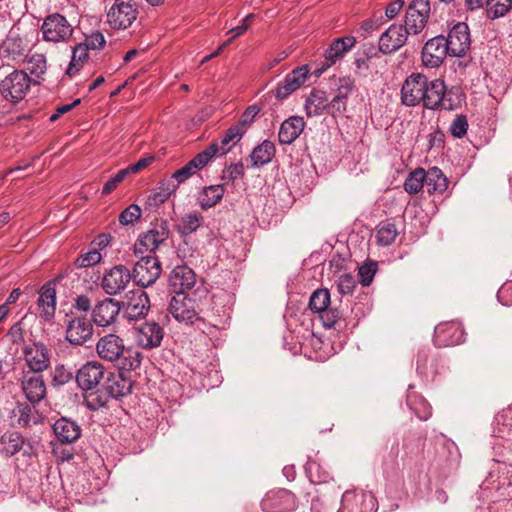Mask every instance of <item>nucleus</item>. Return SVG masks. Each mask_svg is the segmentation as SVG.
Returning <instances> with one entry per match:
<instances>
[{"instance_id":"nucleus-10","label":"nucleus","mask_w":512,"mask_h":512,"mask_svg":"<svg viewBox=\"0 0 512 512\" xmlns=\"http://www.w3.org/2000/svg\"><path fill=\"white\" fill-rule=\"evenodd\" d=\"M132 280L131 271L122 264H118L105 271L100 286L108 296L121 294Z\"/></svg>"},{"instance_id":"nucleus-18","label":"nucleus","mask_w":512,"mask_h":512,"mask_svg":"<svg viewBox=\"0 0 512 512\" xmlns=\"http://www.w3.org/2000/svg\"><path fill=\"white\" fill-rule=\"evenodd\" d=\"M426 76L421 73L409 75L401 88V102L407 107H414L422 103Z\"/></svg>"},{"instance_id":"nucleus-63","label":"nucleus","mask_w":512,"mask_h":512,"mask_svg":"<svg viewBox=\"0 0 512 512\" xmlns=\"http://www.w3.org/2000/svg\"><path fill=\"white\" fill-rule=\"evenodd\" d=\"M128 174L129 173L126 168L119 170L114 176L105 182L102 188V195L110 194Z\"/></svg>"},{"instance_id":"nucleus-59","label":"nucleus","mask_w":512,"mask_h":512,"mask_svg":"<svg viewBox=\"0 0 512 512\" xmlns=\"http://www.w3.org/2000/svg\"><path fill=\"white\" fill-rule=\"evenodd\" d=\"M427 150H433V149H442L444 147L445 143V134L444 132L439 128H434L427 136Z\"/></svg>"},{"instance_id":"nucleus-11","label":"nucleus","mask_w":512,"mask_h":512,"mask_svg":"<svg viewBox=\"0 0 512 512\" xmlns=\"http://www.w3.org/2000/svg\"><path fill=\"white\" fill-rule=\"evenodd\" d=\"M447 55L450 56L447 41L443 34H439L425 42L421 52V60L425 67L437 68L444 62Z\"/></svg>"},{"instance_id":"nucleus-41","label":"nucleus","mask_w":512,"mask_h":512,"mask_svg":"<svg viewBox=\"0 0 512 512\" xmlns=\"http://www.w3.org/2000/svg\"><path fill=\"white\" fill-rule=\"evenodd\" d=\"M47 70L46 57L43 54H33L26 62L25 70L29 73L32 83L40 84V80L43 79V75Z\"/></svg>"},{"instance_id":"nucleus-42","label":"nucleus","mask_w":512,"mask_h":512,"mask_svg":"<svg viewBox=\"0 0 512 512\" xmlns=\"http://www.w3.org/2000/svg\"><path fill=\"white\" fill-rule=\"evenodd\" d=\"M440 108L447 111H453L462 106L465 102L466 96L460 86H452L447 88L445 86L444 96L442 97Z\"/></svg>"},{"instance_id":"nucleus-57","label":"nucleus","mask_w":512,"mask_h":512,"mask_svg":"<svg viewBox=\"0 0 512 512\" xmlns=\"http://www.w3.org/2000/svg\"><path fill=\"white\" fill-rule=\"evenodd\" d=\"M92 309H93L92 301L88 295L80 294L74 298L73 303H72V310L77 315H86L87 316L89 311L92 312Z\"/></svg>"},{"instance_id":"nucleus-12","label":"nucleus","mask_w":512,"mask_h":512,"mask_svg":"<svg viewBox=\"0 0 512 512\" xmlns=\"http://www.w3.org/2000/svg\"><path fill=\"white\" fill-rule=\"evenodd\" d=\"M411 33L403 24H391L379 37L378 49L384 55H390L401 49Z\"/></svg>"},{"instance_id":"nucleus-32","label":"nucleus","mask_w":512,"mask_h":512,"mask_svg":"<svg viewBox=\"0 0 512 512\" xmlns=\"http://www.w3.org/2000/svg\"><path fill=\"white\" fill-rule=\"evenodd\" d=\"M425 92L422 104L428 110H437L441 106L445 92V83L442 79L429 80L426 76V83L424 87Z\"/></svg>"},{"instance_id":"nucleus-51","label":"nucleus","mask_w":512,"mask_h":512,"mask_svg":"<svg viewBox=\"0 0 512 512\" xmlns=\"http://www.w3.org/2000/svg\"><path fill=\"white\" fill-rule=\"evenodd\" d=\"M425 185V170L417 168L404 181V189L409 194H417Z\"/></svg>"},{"instance_id":"nucleus-48","label":"nucleus","mask_w":512,"mask_h":512,"mask_svg":"<svg viewBox=\"0 0 512 512\" xmlns=\"http://www.w3.org/2000/svg\"><path fill=\"white\" fill-rule=\"evenodd\" d=\"M305 473L312 484L328 483L330 474L315 460L309 459L305 465Z\"/></svg>"},{"instance_id":"nucleus-61","label":"nucleus","mask_w":512,"mask_h":512,"mask_svg":"<svg viewBox=\"0 0 512 512\" xmlns=\"http://www.w3.org/2000/svg\"><path fill=\"white\" fill-rule=\"evenodd\" d=\"M101 259H102L101 254L97 250H92L85 254L80 255L76 259L75 265L78 268L90 267V266H93V265L99 263L101 261Z\"/></svg>"},{"instance_id":"nucleus-22","label":"nucleus","mask_w":512,"mask_h":512,"mask_svg":"<svg viewBox=\"0 0 512 512\" xmlns=\"http://www.w3.org/2000/svg\"><path fill=\"white\" fill-rule=\"evenodd\" d=\"M261 504L268 512H291L296 508V499L290 491L278 489L269 491Z\"/></svg>"},{"instance_id":"nucleus-39","label":"nucleus","mask_w":512,"mask_h":512,"mask_svg":"<svg viewBox=\"0 0 512 512\" xmlns=\"http://www.w3.org/2000/svg\"><path fill=\"white\" fill-rule=\"evenodd\" d=\"M225 193V188L222 184L210 185L204 187L199 193L198 203L202 209H209L219 203Z\"/></svg>"},{"instance_id":"nucleus-28","label":"nucleus","mask_w":512,"mask_h":512,"mask_svg":"<svg viewBox=\"0 0 512 512\" xmlns=\"http://www.w3.org/2000/svg\"><path fill=\"white\" fill-rule=\"evenodd\" d=\"M97 353L100 358L114 362L121 358L125 353L123 339L115 334H108L99 339L96 344Z\"/></svg>"},{"instance_id":"nucleus-36","label":"nucleus","mask_w":512,"mask_h":512,"mask_svg":"<svg viewBox=\"0 0 512 512\" xmlns=\"http://www.w3.org/2000/svg\"><path fill=\"white\" fill-rule=\"evenodd\" d=\"M245 134V129L239 127V125H233L228 128L220 142H213L209 146H215V157L218 155H225L231 151V149L242 139Z\"/></svg>"},{"instance_id":"nucleus-40","label":"nucleus","mask_w":512,"mask_h":512,"mask_svg":"<svg viewBox=\"0 0 512 512\" xmlns=\"http://www.w3.org/2000/svg\"><path fill=\"white\" fill-rule=\"evenodd\" d=\"M275 152V145L269 140H264L253 149L250 155L252 165L260 167L268 164L274 157Z\"/></svg>"},{"instance_id":"nucleus-23","label":"nucleus","mask_w":512,"mask_h":512,"mask_svg":"<svg viewBox=\"0 0 512 512\" xmlns=\"http://www.w3.org/2000/svg\"><path fill=\"white\" fill-rule=\"evenodd\" d=\"M309 75L307 65L296 67L275 88L274 95L277 99L283 100L299 89L306 81Z\"/></svg>"},{"instance_id":"nucleus-46","label":"nucleus","mask_w":512,"mask_h":512,"mask_svg":"<svg viewBox=\"0 0 512 512\" xmlns=\"http://www.w3.org/2000/svg\"><path fill=\"white\" fill-rule=\"evenodd\" d=\"M202 216L198 212H191L181 217L176 225L177 232L182 236H187L197 231L201 224Z\"/></svg>"},{"instance_id":"nucleus-20","label":"nucleus","mask_w":512,"mask_h":512,"mask_svg":"<svg viewBox=\"0 0 512 512\" xmlns=\"http://www.w3.org/2000/svg\"><path fill=\"white\" fill-rule=\"evenodd\" d=\"M163 338V327L156 321H146L135 327L136 342L144 349L151 350L159 347Z\"/></svg>"},{"instance_id":"nucleus-56","label":"nucleus","mask_w":512,"mask_h":512,"mask_svg":"<svg viewBox=\"0 0 512 512\" xmlns=\"http://www.w3.org/2000/svg\"><path fill=\"white\" fill-rule=\"evenodd\" d=\"M377 263L374 261L363 264L359 267V281L363 286H369L376 274Z\"/></svg>"},{"instance_id":"nucleus-44","label":"nucleus","mask_w":512,"mask_h":512,"mask_svg":"<svg viewBox=\"0 0 512 512\" xmlns=\"http://www.w3.org/2000/svg\"><path fill=\"white\" fill-rule=\"evenodd\" d=\"M35 409L27 402H18L12 410V415L17 417V425L26 428L31 423H36Z\"/></svg>"},{"instance_id":"nucleus-54","label":"nucleus","mask_w":512,"mask_h":512,"mask_svg":"<svg viewBox=\"0 0 512 512\" xmlns=\"http://www.w3.org/2000/svg\"><path fill=\"white\" fill-rule=\"evenodd\" d=\"M176 188L177 185H172V187H160L158 191H153L147 197V205L149 207H157L163 204L167 201L172 192L176 190Z\"/></svg>"},{"instance_id":"nucleus-5","label":"nucleus","mask_w":512,"mask_h":512,"mask_svg":"<svg viewBox=\"0 0 512 512\" xmlns=\"http://www.w3.org/2000/svg\"><path fill=\"white\" fill-rule=\"evenodd\" d=\"M170 230L166 220L152 223V227L139 236L134 244L135 253H154L169 238Z\"/></svg>"},{"instance_id":"nucleus-2","label":"nucleus","mask_w":512,"mask_h":512,"mask_svg":"<svg viewBox=\"0 0 512 512\" xmlns=\"http://www.w3.org/2000/svg\"><path fill=\"white\" fill-rule=\"evenodd\" d=\"M93 324L86 315H77L71 310L66 314L65 340L74 346L85 345L93 337Z\"/></svg>"},{"instance_id":"nucleus-16","label":"nucleus","mask_w":512,"mask_h":512,"mask_svg":"<svg viewBox=\"0 0 512 512\" xmlns=\"http://www.w3.org/2000/svg\"><path fill=\"white\" fill-rule=\"evenodd\" d=\"M19 452L24 456H30L33 453L30 440L18 431L7 430L0 436V454L10 458Z\"/></svg>"},{"instance_id":"nucleus-3","label":"nucleus","mask_w":512,"mask_h":512,"mask_svg":"<svg viewBox=\"0 0 512 512\" xmlns=\"http://www.w3.org/2000/svg\"><path fill=\"white\" fill-rule=\"evenodd\" d=\"M330 292L326 288L316 289L309 298L311 311L320 314L325 328L341 327V312L337 308H330Z\"/></svg>"},{"instance_id":"nucleus-1","label":"nucleus","mask_w":512,"mask_h":512,"mask_svg":"<svg viewBox=\"0 0 512 512\" xmlns=\"http://www.w3.org/2000/svg\"><path fill=\"white\" fill-rule=\"evenodd\" d=\"M32 84L26 71L10 66L0 67V95L9 103L16 105L22 101Z\"/></svg>"},{"instance_id":"nucleus-33","label":"nucleus","mask_w":512,"mask_h":512,"mask_svg":"<svg viewBox=\"0 0 512 512\" xmlns=\"http://www.w3.org/2000/svg\"><path fill=\"white\" fill-rule=\"evenodd\" d=\"M105 390L115 399L129 395L132 391V381L122 371L110 373L105 383Z\"/></svg>"},{"instance_id":"nucleus-64","label":"nucleus","mask_w":512,"mask_h":512,"mask_svg":"<svg viewBox=\"0 0 512 512\" xmlns=\"http://www.w3.org/2000/svg\"><path fill=\"white\" fill-rule=\"evenodd\" d=\"M497 299L503 306L512 305V281L504 283L499 288Z\"/></svg>"},{"instance_id":"nucleus-27","label":"nucleus","mask_w":512,"mask_h":512,"mask_svg":"<svg viewBox=\"0 0 512 512\" xmlns=\"http://www.w3.org/2000/svg\"><path fill=\"white\" fill-rule=\"evenodd\" d=\"M21 387L26 399L32 405L40 403L46 396L45 381L39 373H25L21 379Z\"/></svg>"},{"instance_id":"nucleus-19","label":"nucleus","mask_w":512,"mask_h":512,"mask_svg":"<svg viewBox=\"0 0 512 512\" xmlns=\"http://www.w3.org/2000/svg\"><path fill=\"white\" fill-rule=\"evenodd\" d=\"M169 312L176 321L185 324H193L200 319L195 310V301L184 293L172 296L169 301Z\"/></svg>"},{"instance_id":"nucleus-13","label":"nucleus","mask_w":512,"mask_h":512,"mask_svg":"<svg viewBox=\"0 0 512 512\" xmlns=\"http://www.w3.org/2000/svg\"><path fill=\"white\" fill-rule=\"evenodd\" d=\"M447 47L451 57H463L471 46V36L468 25L465 22L454 24L447 36Z\"/></svg>"},{"instance_id":"nucleus-50","label":"nucleus","mask_w":512,"mask_h":512,"mask_svg":"<svg viewBox=\"0 0 512 512\" xmlns=\"http://www.w3.org/2000/svg\"><path fill=\"white\" fill-rule=\"evenodd\" d=\"M512 7V0H486V14L491 20L505 16Z\"/></svg>"},{"instance_id":"nucleus-8","label":"nucleus","mask_w":512,"mask_h":512,"mask_svg":"<svg viewBox=\"0 0 512 512\" xmlns=\"http://www.w3.org/2000/svg\"><path fill=\"white\" fill-rule=\"evenodd\" d=\"M73 27L68 20L59 13L48 15L41 26L43 39L47 42H65L73 34Z\"/></svg>"},{"instance_id":"nucleus-49","label":"nucleus","mask_w":512,"mask_h":512,"mask_svg":"<svg viewBox=\"0 0 512 512\" xmlns=\"http://www.w3.org/2000/svg\"><path fill=\"white\" fill-rule=\"evenodd\" d=\"M398 235L396 225L390 221H382L377 229V243L381 246L391 245Z\"/></svg>"},{"instance_id":"nucleus-25","label":"nucleus","mask_w":512,"mask_h":512,"mask_svg":"<svg viewBox=\"0 0 512 512\" xmlns=\"http://www.w3.org/2000/svg\"><path fill=\"white\" fill-rule=\"evenodd\" d=\"M195 283L196 274L186 264L174 267L168 277V287L174 294H186V291L191 290Z\"/></svg>"},{"instance_id":"nucleus-24","label":"nucleus","mask_w":512,"mask_h":512,"mask_svg":"<svg viewBox=\"0 0 512 512\" xmlns=\"http://www.w3.org/2000/svg\"><path fill=\"white\" fill-rule=\"evenodd\" d=\"M355 43L356 39L353 36H344L333 40L324 52V63L316 69L317 74L320 75L327 68L342 59L344 55L354 47Z\"/></svg>"},{"instance_id":"nucleus-38","label":"nucleus","mask_w":512,"mask_h":512,"mask_svg":"<svg viewBox=\"0 0 512 512\" xmlns=\"http://www.w3.org/2000/svg\"><path fill=\"white\" fill-rule=\"evenodd\" d=\"M449 185L448 178L438 167H431L425 171V185L429 194H443Z\"/></svg>"},{"instance_id":"nucleus-43","label":"nucleus","mask_w":512,"mask_h":512,"mask_svg":"<svg viewBox=\"0 0 512 512\" xmlns=\"http://www.w3.org/2000/svg\"><path fill=\"white\" fill-rule=\"evenodd\" d=\"M367 500L373 504L374 500L371 496L364 494L357 495L353 492L346 491L342 495L341 507L337 512H362L360 505L364 504Z\"/></svg>"},{"instance_id":"nucleus-55","label":"nucleus","mask_w":512,"mask_h":512,"mask_svg":"<svg viewBox=\"0 0 512 512\" xmlns=\"http://www.w3.org/2000/svg\"><path fill=\"white\" fill-rule=\"evenodd\" d=\"M141 217V208L137 204H131L119 215L121 225L127 226L134 224Z\"/></svg>"},{"instance_id":"nucleus-35","label":"nucleus","mask_w":512,"mask_h":512,"mask_svg":"<svg viewBox=\"0 0 512 512\" xmlns=\"http://www.w3.org/2000/svg\"><path fill=\"white\" fill-rule=\"evenodd\" d=\"M53 431L61 443H73L81 435L80 426L67 418L58 419L53 425Z\"/></svg>"},{"instance_id":"nucleus-9","label":"nucleus","mask_w":512,"mask_h":512,"mask_svg":"<svg viewBox=\"0 0 512 512\" xmlns=\"http://www.w3.org/2000/svg\"><path fill=\"white\" fill-rule=\"evenodd\" d=\"M138 14L134 0H115L107 13V22L113 29H126L136 20Z\"/></svg>"},{"instance_id":"nucleus-45","label":"nucleus","mask_w":512,"mask_h":512,"mask_svg":"<svg viewBox=\"0 0 512 512\" xmlns=\"http://www.w3.org/2000/svg\"><path fill=\"white\" fill-rule=\"evenodd\" d=\"M89 49L83 44L78 43L72 48V56L66 74L70 77L78 73L80 68L89 58Z\"/></svg>"},{"instance_id":"nucleus-62","label":"nucleus","mask_w":512,"mask_h":512,"mask_svg":"<svg viewBox=\"0 0 512 512\" xmlns=\"http://www.w3.org/2000/svg\"><path fill=\"white\" fill-rule=\"evenodd\" d=\"M356 285V280L352 275L342 274L338 279L337 289L341 295H349L353 293Z\"/></svg>"},{"instance_id":"nucleus-6","label":"nucleus","mask_w":512,"mask_h":512,"mask_svg":"<svg viewBox=\"0 0 512 512\" xmlns=\"http://www.w3.org/2000/svg\"><path fill=\"white\" fill-rule=\"evenodd\" d=\"M333 98L330 101V115H342L347 109L349 96L356 89L355 80L350 76L334 78L330 85Z\"/></svg>"},{"instance_id":"nucleus-4","label":"nucleus","mask_w":512,"mask_h":512,"mask_svg":"<svg viewBox=\"0 0 512 512\" xmlns=\"http://www.w3.org/2000/svg\"><path fill=\"white\" fill-rule=\"evenodd\" d=\"M162 272L161 263L155 256H142L131 272L133 282L142 288L153 285Z\"/></svg>"},{"instance_id":"nucleus-29","label":"nucleus","mask_w":512,"mask_h":512,"mask_svg":"<svg viewBox=\"0 0 512 512\" xmlns=\"http://www.w3.org/2000/svg\"><path fill=\"white\" fill-rule=\"evenodd\" d=\"M463 330L455 323H443L435 327L433 342L438 347L460 344L463 341Z\"/></svg>"},{"instance_id":"nucleus-58","label":"nucleus","mask_w":512,"mask_h":512,"mask_svg":"<svg viewBox=\"0 0 512 512\" xmlns=\"http://www.w3.org/2000/svg\"><path fill=\"white\" fill-rule=\"evenodd\" d=\"M73 378V372L63 364H58L54 368L53 384L62 386L67 384Z\"/></svg>"},{"instance_id":"nucleus-26","label":"nucleus","mask_w":512,"mask_h":512,"mask_svg":"<svg viewBox=\"0 0 512 512\" xmlns=\"http://www.w3.org/2000/svg\"><path fill=\"white\" fill-rule=\"evenodd\" d=\"M104 367L95 361L85 363L75 376L78 387L83 391L95 389L104 378Z\"/></svg>"},{"instance_id":"nucleus-17","label":"nucleus","mask_w":512,"mask_h":512,"mask_svg":"<svg viewBox=\"0 0 512 512\" xmlns=\"http://www.w3.org/2000/svg\"><path fill=\"white\" fill-rule=\"evenodd\" d=\"M61 278L62 276H57L54 279L45 282L39 290L37 306L40 310L39 316L45 322H51L55 317L57 304L56 285Z\"/></svg>"},{"instance_id":"nucleus-37","label":"nucleus","mask_w":512,"mask_h":512,"mask_svg":"<svg viewBox=\"0 0 512 512\" xmlns=\"http://www.w3.org/2000/svg\"><path fill=\"white\" fill-rule=\"evenodd\" d=\"M305 110L308 117L320 116L324 111L330 114V101L325 91L312 90L305 101Z\"/></svg>"},{"instance_id":"nucleus-47","label":"nucleus","mask_w":512,"mask_h":512,"mask_svg":"<svg viewBox=\"0 0 512 512\" xmlns=\"http://www.w3.org/2000/svg\"><path fill=\"white\" fill-rule=\"evenodd\" d=\"M407 405L411 411L420 419L427 420L432 414V408L430 404L421 396L408 395Z\"/></svg>"},{"instance_id":"nucleus-30","label":"nucleus","mask_w":512,"mask_h":512,"mask_svg":"<svg viewBox=\"0 0 512 512\" xmlns=\"http://www.w3.org/2000/svg\"><path fill=\"white\" fill-rule=\"evenodd\" d=\"M1 49L6 57L12 60L21 59L29 50L28 41L22 37L16 30L9 31L1 44Z\"/></svg>"},{"instance_id":"nucleus-53","label":"nucleus","mask_w":512,"mask_h":512,"mask_svg":"<svg viewBox=\"0 0 512 512\" xmlns=\"http://www.w3.org/2000/svg\"><path fill=\"white\" fill-rule=\"evenodd\" d=\"M468 128L469 123L467 116L464 114H458L452 120L449 126V132L453 137L461 139L467 134Z\"/></svg>"},{"instance_id":"nucleus-52","label":"nucleus","mask_w":512,"mask_h":512,"mask_svg":"<svg viewBox=\"0 0 512 512\" xmlns=\"http://www.w3.org/2000/svg\"><path fill=\"white\" fill-rule=\"evenodd\" d=\"M142 353L132 348H125V353L121 355V370L132 371L140 367Z\"/></svg>"},{"instance_id":"nucleus-14","label":"nucleus","mask_w":512,"mask_h":512,"mask_svg":"<svg viewBox=\"0 0 512 512\" xmlns=\"http://www.w3.org/2000/svg\"><path fill=\"white\" fill-rule=\"evenodd\" d=\"M120 311L121 302L110 296L93 306L91 319L98 327H109L117 321Z\"/></svg>"},{"instance_id":"nucleus-7","label":"nucleus","mask_w":512,"mask_h":512,"mask_svg":"<svg viewBox=\"0 0 512 512\" xmlns=\"http://www.w3.org/2000/svg\"><path fill=\"white\" fill-rule=\"evenodd\" d=\"M430 12L429 0H412L406 9L403 27L411 35L420 34L428 23Z\"/></svg>"},{"instance_id":"nucleus-31","label":"nucleus","mask_w":512,"mask_h":512,"mask_svg":"<svg viewBox=\"0 0 512 512\" xmlns=\"http://www.w3.org/2000/svg\"><path fill=\"white\" fill-rule=\"evenodd\" d=\"M150 310V299L148 294L140 291L134 294L128 301L124 310V317L129 321H138L144 319Z\"/></svg>"},{"instance_id":"nucleus-21","label":"nucleus","mask_w":512,"mask_h":512,"mask_svg":"<svg viewBox=\"0 0 512 512\" xmlns=\"http://www.w3.org/2000/svg\"><path fill=\"white\" fill-rule=\"evenodd\" d=\"M215 157V146H208L205 150L198 153L182 168L176 170L172 174V179L176 182L177 187L193 176L198 170L203 169Z\"/></svg>"},{"instance_id":"nucleus-15","label":"nucleus","mask_w":512,"mask_h":512,"mask_svg":"<svg viewBox=\"0 0 512 512\" xmlns=\"http://www.w3.org/2000/svg\"><path fill=\"white\" fill-rule=\"evenodd\" d=\"M26 365L31 373H41L50 366V351L46 344L35 341L23 348Z\"/></svg>"},{"instance_id":"nucleus-60","label":"nucleus","mask_w":512,"mask_h":512,"mask_svg":"<svg viewBox=\"0 0 512 512\" xmlns=\"http://www.w3.org/2000/svg\"><path fill=\"white\" fill-rule=\"evenodd\" d=\"M261 111V107L258 105H251L246 108V110L242 113L239 121L236 125H239L242 129H247L253 122L255 117Z\"/></svg>"},{"instance_id":"nucleus-34","label":"nucleus","mask_w":512,"mask_h":512,"mask_svg":"<svg viewBox=\"0 0 512 512\" xmlns=\"http://www.w3.org/2000/svg\"><path fill=\"white\" fill-rule=\"evenodd\" d=\"M305 128V121L300 116H291L284 120L278 132V139L281 144H292Z\"/></svg>"}]
</instances>
